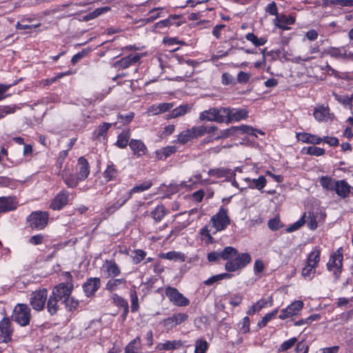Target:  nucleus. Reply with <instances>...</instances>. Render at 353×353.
<instances>
[{
  "label": "nucleus",
  "instance_id": "obj_1",
  "mask_svg": "<svg viewBox=\"0 0 353 353\" xmlns=\"http://www.w3.org/2000/svg\"><path fill=\"white\" fill-rule=\"evenodd\" d=\"M251 260V256L248 253H237L234 259L226 262L225 269L230 272L237 271L245 268Z\"/></svg>",
  "mask_w": 353,
  "mask_h": 353
},
{
  "label": "nucleus",
  "instance_id": "obj_2",
  "mask_svg": "<svg viewBox=\"0 0 353 353\" xmlns=\"http://www.w3.org/2000/svg\"><path fill=\"white\" fill-rule=\"evenodd\" d=\"M210 222L212 223V227L215 229V231L212 232L213 234L216 232L224 230L230 224V219L228 215V210L221 207L219 212L211 217Z\"/></svg>",
  "mask_w": 353,
  "mask_h": 353
},
{
  "label": "nucleus",
  "instance_id": "obj_3",
  "mask_svg": "<svg viewBox=\"0 0 353 353\" xmlns=\"http://www.w3.org/2000/svg\"><path fill=\"white\" fill-rule=\"evenodd\" d=\"M49 213L48 212L35 211L27 218V221L32 229L42 230L48 223Z\"/></svg>",
  "mask_w": 353,
  "mask_h": 353
},
{
  "label": "nucleus",
  "instance_id": "obj_4",
  "mask_svg": "<svg viewBox=\"0 0 353 353\" xmlns=\"http://www.w3.org/2000/svg\"><path fill=\"white\" fill-rule=\"evenodd\" d=\"M13 320L21 326L29 324L31 318V310L26 304H17L12 315Z\"/></svg>",
  "mask_w": 353,
  "mask_h": 353
},
{
  "label": "nucleus",
  "instance_id": "obj_5",
  "mask_svg": "<svg viewBox=\"0 0 353 353\" xmlns=\"http://www.w3.org/2000/svg\"><path fill=\"white\" fill-rule=\"evenodd\" d=\"M343 260L342 248H339L330 255L329 261L327 263V270L333 272L336 279H339L342 271Z\"/></svg>",
  "mask_w": 353,
  "mask_h": 353
},
{
  "label": "nucleus",
  "instance_id": "obj_6",
  "mask_svg": "<svg viewBox=\"0 0 353 353\" xmlns=\"http://www.w3.org/2000/svg\"><path fill=\"white\" fill-rule=\"evenodd\" d=\"M48 299V291L46 288L39 289L32 292L30 296V304L34 310H43Z\"/></svg>",
  "mask_w": 353,
  "mask_h": 353
},
{
  "label": "nucleus",
  "instance_id": "obj_7",
  "mask_svg": "<svg viewBox=\"0 0 353 353\" xmlns=\"http://www.w3.org/2000/svg\"><path fill=\"white\" fill-rule=\"evenodd\" d=\"M165 294L170 301L177 307H185L190 303V300L175 288L168 286L165 289Z\"/></svg>",
  "mask_w": 353,
  "mask_h": 353
},
{
  "label": "nucleus",
  "instance_id": "obj_8",
  "mask_svg": "<svg viewBox=\"0 0 353 353\" xmlns=\"http://www.w3.org/2000/svg\"><path fill=\"white\" fill-rule=\"evenodd\" d=\"M73 288L74 285L71 282L61 283L53 288L51 295L63 303L68 299Z\"/></svg>",
  "mask_w": 353,
  "mask_h": 353
},
{
  "label": "nucleus",
  "instance_id": "obj_9",
  "mask_svg": "<svg viewBox=\"0 0 353 353\" xmlns=\"http://www.w3.org/2000/svg\"><path fill=\"white\" fill-rule=\"evenodd\" d=\"M59 175L68 188H74L79 184L78 176H74L72 165L66 164L63 169L59 170Z\"/></svg>",
  "mask_w": 353,
  "mask_h": 353
},
{
  "label": "nucleus",
  "instance_id": "obj_10",
  "mask_svg": "<svg viewBox=\"0 0 353 353\" xmlns=\"http://www.w3.org/2000/svg\"><path fill=\"white\" fill-rule=\"evenodd\" d=\"M69 201V192L65 190H62L52 199L50 208L53 210H60L67 205Z\"/></svg>",
  "mask_w": 353,
  "mask_h": 353
},
{
  "label": "nucleus",
  "instance_id": "obj_11",
  "mask_svg": "<svg viewBox=\"0 0 353 353\" xmlns=\"http://www.w3.org/2000/svg\"><path fill=\"white\" fill-rule=\"evenodd\" d=\"M142 57L143 54L139 53L130 54L129 56L121 59L119 61H115L113 63L112 67L122 70L126 69L130 66L139 62Z\"/></svg>",
  "mask_w": 353,
  "mask_h": 353
},
{
  "label": "nucleus",
  "instance_id": "obj_12",
  "mask_svg": "<svg viewBox=\"0 0 353 353\" xmlns=\"http://www.w3.org/2000/svg\"><path fill=\"white\" fill-rule=\"evenodd\" d=\"M102 270L105 278H115L121 273L119 266L114 260H105L102 266Z\"/></svg>",
  "mask_w": 353,
  "mask_h": 353
},
{
  "label": "nucleus",
  "instance_id": "obj_13",
  "mask_svg": "<svg viewBox=\"0 0 353 353\" xmlns=\"http://www.w3.org/2000/svg\"><path fill=\"white\" fill-rule=\"evenodd\" d=\"M303 303L301 301H296L281 311L279 317L280 319H285L298 314L303 308Z\"/></svg>",
  "mask_w": 353,
  "mask_h": 353
},
{
  "label": "nucleus",
  "instance_id": "obj_14",
  "mask_svg": "<svg viewBox=\"0 0 353 353\" xmlns=\"http://www.w3.org/2000/svg\"><path fill=\"white\" fill-rule=\"evenodd\" d=\"M334 190L336 194L342 199H345L350 196L352 191H353V187H352L345 180H337Z\"/></svg>",
  "mask_w": 353,
  "mask_h": 353
},
{
  "label": "nucleus",
  "instance_id": "obj_15",
  "mask_svg": "<svg viewBox=\"0 0 353 353\" xmlns=\"http://www.w3.org/2000/svg\"><path fill=\"white\" fill-rule=\"evenodd\" d=\"M12 332L9 319H3L0 322V343H8L10 341Z\"/></svg>",
  "mask_w": 353,
  "mask_h": 353
},
{
  "label": "nucleus",
  "instance_id": "obj_16",
  "mask_svg": "<svg viewBox=\"0 0 353 353\" xmlns=\"http://www.w3.org/2000/svg\"><path fill=\"white\" fill-rule=\"evenodd\" d=\"M101 280L98 277H90L83 285V289L87 296H91L99 290Z\"/></svg>",
  "mask_w": 353,
  "mask_h": 353
},
{
  "label": "nucleus",
  "instance_id": "obj_17",
  "mask_svg": "<svg viewBox=\"0 0 353 353\" xmlns=\"http://www.w3.org/2000/svg\"><path fill=\"white\" fill-rule=\"evenodd\" d=\"M77 176H78L79 182L88 178L90 174V166L87 159L85 157H81L79 158L77 165Z\"/></svg>",
  "mask_w": 353,
  "mask_h": 353
},
{
  "label": "nucleus",
  "instance_id": "obj_18",
  "mask_svg": "<svg viewBox=\"0 0 353 353\" xmlns=\"http://www.w3.org/2000/svg\"><path fill=\"white\" fill-rule=\"evenodd\" d=\"M17 201L15 197H0V213L14 210L17 208Z\"/></svg>",
  "mask_w": 353,
  "mask_h": 353
},
{
  "label": "nucleus",
  "instance_id": "obj_19",
  "mask_svg": "<svg viewBox=\"0 0 353 353\" xmlns=\"http://www.w3.org/2000/svg\"><path fill=\"white\" fill-rule=\"evenodd\" d=\"M229 123L238 122L248 117V111L245 109L228 108Z\"/></svg>",
  "mask_w": 353,
  "mask_h": 353
},
{
  "label": "nucleus",
  "instance_id": "obj_20",
  "mask_svg": "<svg viewBox=\"0 0 353 353\" xmlns=\"http://www.w3.org/2000/svg\"><path fill=\"white\" fill-rule=\"evenodd\" d=\"M129 146L132 150L133 154L137 157L145 155L148 152L146 145L141 140L132 139L129 142Z\"/></svg>",
  "mask_w": 353,
  "mask_h": 353
},
{
  "label": "nucleus",
  "instance_id": "obj_21",
  "mask_svg": "<svg viewBox=\"0 0 353 353\" xmlns=\"http://www.w3.org/2000/svg\"><path fill=\"white\" fill-rule=\"evenodd\" d=\"M112 126L110 123H103L92 132V138L94 140L101 141L105 140L110 128Z\"/></svg>",
  "mask_w": 353,
  "mask_h": 353
},
{
  "label": "nucleus",
  "instance_id": "obj_22",
  "mask_svg": "<svg viewBox=\"0 0 353 353\" xmlns=\"http://www.w3.org/2000/svg\"><path fill=\"white\" fill-rule=\"evenodd\" d=\"M296 138L299 141H302L303 143H311L313 145L320 144L323 141L322 138L306 132L296 133Z\"/></svg>",
  "mask_w": 353,
  "mask_h": 353
},
{
  "label": "nucleus",
  "instance_id": "obj_23",
  "mask_svg": "<svg viewBox=\"0 0 353 353\" xmlns=\"http://www.w3.org/2000/svg\"><path fill=\"white\" fill-rule=\"evenodd\" d=\"M130 199L129 195H123V196L119 199L114 203L110 205L105 208V216H110L118 210L121 207H122L128 200Z\"/></svg>",
  "mask_w": 353,
  "mask_h": 353
},
{
  "label": "nucleus",
  "instance_id": "obj_24",
  "mask_svg": "<svg viewBox=\"0 0 353 353\" xmlns=\"http://www.w3.org/2000/svg\"><path fill=\"white\" fill-rule=\"evenodd\" d=\"M194 137L197 138L202 137L205 134L212 133L218 130L215 125H201L198 127H193L191 128Z\"/></svg>",
  "mask_w": 353,
  "mask_h": 353
},
{
  "label": "nucleus",
  "instance_id": "obj_25",
  "mask_svg": "<svg viewBox=\"0 0 353 353\" xmlns=\"http://www.w3.org/2000/svg\"><path fill=\"white\" fill-rule=\"evenodd\" d=\"M244 180L248 183V188L257 189L258 190H262L267 183V180L264 176H260L258 179H253L245 178Z\"/></svg>",
  "mask_w": 353,
  "mask_h": 353
},
{
  "label": "nucleus",
  "instance_id": "obj_26",
  "mask_svg": "<svg viewBox=\"0 0 353 353\" xmlns=\"http://www.w3.org/2000/svg\"><path fill=\"white\" fill-rule=\"evenodd\" d=\"M182 346V343L179 340L167 341L165 343H159L156 346L157 350H174Z\"/></svg>",
  "mask_w": 353,
  "mask_h": 353
},
{
  "label": "nucleus",
  "instance_id": "obj_27",
  "mask_svg": "<svg viewBox=\"0 0 353 353\" xmlns=\"http://www.w3.org/2000/svg\"><path fill=\"white\" fill-rule=\"evenodd\" d=\"M59 301L57 298L54 297L51 294L49 298L46 301V307L48 313L51 315H55L58 312L59 310L60 305H59Z\"/></svg>",
  "mask_w": 353,
  "mask_h": 353
},
{
  "label": "nucleus",
  "instance_id": "obj_28",
  "mask_svg": "<svg viewBox=\"0 0 353 353\" xmlns=\"http://www.w3.org/2000/svg\"><path fill=\"white\" fill-rule=\"evenodd\" d=\"M126 280L124 278H120V279H115L113 278L112 279H110L106 285H105V289L111 292L116 291L118 290L120 285H126Z\"/></svg>",
  "mask_w": 353,
  "mask_h": 353
},
{
  "label": "nucleus",
  "instance_id": "obj_29",
  "mask_svg": "<svg viewBox=\"0 0 353 353\" xmlns=\"http://www.w3.org/2000/svg\"><path fill=\"white\" fill-rule=\"evenodd\" d=\"M176 152V147L174 145H169L158 150L155 152L156 158L158 159H166L171 154Z\"/></svg>",
  "mask_w": 353,
  "mask_h": 353
},
{
  "label": "nucleus",
  "instance_id": "obj_30",
  "mask_svg": "<svg viewBox=\"0 0 353 353\" xmlns=\"http://www.w3.org/2000/svg\"><path fill=\"white\" fill-rule=\"evenodd\" d=\"M215 112V122L229 123L228 108H216Z\"/></svg>",
  "mask_w": 353,
  "mask_h": 353
},
{
  "label": "nucleus",
  "instance_id": "obj_31",
  "mask_svg": "<svg viewBox=\"0 0 353 353\" xmlns=\"http://www.w3.org/2000/svg\"><path fill=\"white\" fill-rule=\"evenodd\" d=\"M125 353H141V339L139 336L136 337L133 339L125 347Z\"/></svg>",
  "mask_w": 353,
  "mask_h": 353
},
{
  "label": "nucleus",
  "instance_id": "obj_32",
  "mask_svg": "<svg viewBox=\"0 0 353 353\" xmlns=\"http://www.w3.org/2000/svg\"><path fill=\"white\" fill-rule=\"evenodd\" d=\"M118 174L119 171L116 168V166L112 163H110L107 165L103 172V177L107 181H110L116 179Z\"/></svg>",
  "mask_w": 353,
  "mask_h": 353
},
{
  "label": "nucleus",
  "instance_id": "obj_33",
  "mask_svg": "<svg viewBox=\"0 0 353 353\" xmlns=\"http://www.w3.org/2000/svg\"><path fill=\"white\" fill-rule=\"evenodd\" d=\"M236 134H250V135H254L255 137H257L256 134V132H258L261 134H264L261 130L255 129L252 126L246 125H241L239 126H236Z\"/></svg>",
  "mask_w": 353,
  "mask_h": 353
},
{
  "label": "nucleus",
  "instance_id": "obj_34",
  "mask_svg": "<svg viewBox=\"0 0 353 353\" xmlns=\"http://www.w3.org/2000/svg\"><path fill=\"white\" fill-rule=\"evenodd\" d=\"M179 18V15H170L168 19L161 20L155 23V27L157 28H163L165 27L170 26L172 25H175L176 26H179L181 25L180 22L174 23V20Z\"/></svg>",
  "mask_w": 353,
  "mask_h": 353
},
{
  "label": "nucleus",
  "instance_id": "obj_35",
  "mask_svg": "<svg viewBox=\"0 0 353 353\" xmlns=\"http://www.w3.org/2000/svg\"><path fill=\"white\" fill-rule=\"evenodd\" d=\"M325 53L332 57L344 58L347 57L345 47L335 48L331 47L325 51Z\"/></svg>",
  "mask_w": 353,
  "mask_h": 353
},
{
  "label": "nucleus",
  "instance_id": "obj_36",
  "mask_svg": "<svg viewBox=\"0 0 353 353\" xmlns=\"http://www.w3.org/2000/svg\"><path fill=\"white\" fill-rule=\"evenodd\" d=\"M152 219L156 222H160L167 214V210L164 205H157L151 212Z\"/></svg>",
  "mask_w": 353,
  "mask_h": 353
},
{
  "label": "nucleus",
  "instance_id": "obj_37",
  "mask_svg": "<svg viewBox=\"0 0 353 353\" xmlns=\"http://www.w3.org/2000/svg\"><path fill=\"white\" fill-rule=\"evenodd\" d=\"M110 10V8L108 6L98 8L95 9L94 11L89 12L88 14L83 16V21H88L91 19H93L101 14L108 12Z\"/></svg>",
  "mask_w": 353,
  "mask_h": 353
},
{
  "label": "nucleus",
  "instance_id": "obj_38",
  "mask_svg": "<svg viewBox=\"0 0 353 353\" xmlns=\"http://www.w3.org/2000/svg\"><path fill=\"white\" fill-rule=\"evenodd\" d=\"M301 153L304 154L320 157L325 154V150L316 146H308L303 148L301 150Z\"/></svg>",
  "mask_w": 353,
  "mask_h": 353
},
{
  "label": "nucleus",
  "instance_id": "obj_39",
  "mask_svg": "<svg viewBox=\"0 0 353 353\" xmlns=\"http://www.w3.org/2000/svg\"><path fill=\"white\" fill-rule=\"evenodd\" d=\"M192 139H194V137L191 128H190L186 130L182 131L178 135V138L176 140L174 141V142L179 143L181 144H185Z\"/></svg>",
  "mask_w": 353,
  "mask_h": 353
},
{
  "label": "nucleus",
  "instance_id": "obj_40",
  "mask_svg": "<svg viewBox=\"0 0 353 353\" xmlns=\"http://www.w3.org/2000/svg\"><path fill=\"white\" fill-rule=\"evenodd\" d=\"M152 185V183L150 181H145L142 184L137 185L128 192L125 195H129L130 199L133 193H139L150 189Z\"/></svg>",
  "mask_w": 353,
  "mask_h": 353
},
{
  "label": "nucleus",
  "instance_id": "obj_41",
  "mask_svg": "<svg viewBox=\"0 0 353 353\" xmlns=\"http://www.w3.org/2000/svg\"><path fill=\"white\" fill-rule=\"evenodd\" d=\"M221 252V257L223 260H227L228 261L232 260L238 253L236 248L228 246L225 247Z\"/></svg>",
  "mask_w": 353,
  "mask_h": 353
},
{
  "label": "nucleus",
  "instance_id": "obj_42",
  "mask_svg": "<svg viewBox=\"0 0 353 353\" xmlns=\"http://www.w3.org/2000/svg\"><path fill=\"white\" fill-rule=\"evenodd\" d=\"M209 346L210 345L205 339H198L195 341L194 353H206Z\"/></svg>",
  "mask_w": 353,
  "mask_h": 353
},
{
  "label": "nucleus",
  "instance_id": "obj_43",
  "mask_svg": "<svg viewBox=\"0 0 353 353\" xmlns=\"http://www.w3.org/2000/svg\"><path fill=\"white\" fill-rule=\"evenodd\" d=\"M321 252L319 249H314L308 256L306 263L317 268L320 261Z\"/></svg>",
  "mask_w": 353,
  "mask_h": 353
},
{
  "label": "nucleus",
  "instance_id": "obj_44",
  "mask_svg": "<svg viewBox=\"0 0 353 353\" xmlns=\"http://www.w3.org/2000/svg\"><path fill=\"white\" fill-rule=\"evenodd\" d=\"M245 39L252 42L256 47L263 46L266 43L267 39L265 37L258 38L254 33L250 32L245 35Z\"/></svg>",
  "mask_w": 353,
  "mask_h": 353
},
{
  "label": "nucleus",
  "instance_id": "obj_45",
  "mask_svg": "<svg viewBox=\"0 0 353 353\" xmlns=\"http://www.w3.org/2000/svg\"><path fill=\"white\" fill-rule=\"evenodd\" d=\"M130 134L128 131H123L117 137L116 145L120 148H124L127 146Z\"/></svg>",
  "mask_w": 353,
  "mask_h": 353
},
{
  "label": "nucleus",
  "instance_id": "obj_46",
  "mask_svg": "<svg viewBox=\"0 0 353 353\" xmlns=\"http://www.w3.org/2000/svg\"><path fill=\"white\" fill-rule=\"evenodd\" d=\"M173 107L172 103H160L157 105H152L150 108V112L154 114H158L162 112H165Z\"/></svg>",
  "mask_w": 353,
  "mask_h": 353
},
{
  "label": "nucleus",
  "instance_id": "obj_47",
  "mask_svg": "<svg viewBox=\"0 0 353 353\" xmlns=\"http://www.w3.org/2000/svg\"><path fill=\"white\" fill-rule=\"evenodd\" d=\"M321 185L327 190H334L336 181L330 176H323L320 179Z\"/></svg>",
  "mask_w": 353,
  "mask_h": 353
},
{
  "label": "nucleus",
  "instance_id": "obj_48",
  "mask_svg": "<svg viewBox=\"0 0 353 353\" xmlns=\"http://www.w3.org/2000/svg\"><path fill=\"white\" fill-rule=\"evenodd\" d=\"M316 268L310 264L305 263V267L302 270L301 274L307 280H312L316 272Z\"/></svg>",
  "mask_w": 353,
  "mask_h": 353
},
{
  "label": "nucleus",
  "instance_id": "obj_49",
  "mask_svg": "<svg viewBox=\"0 0 353 353\" xmlns=\"http://www.w3.org/2000/svg\"><path fill=\"white\" fill-rule=\"evenodd\" d=\"M215 110L216 108H210L201 112L199 119L201 121H215Z\"/></svg>",
  "mask_w": 353,
  "mask_h": 353
},
{
  "label": "nucleus",
  "instance_id": "obj_50",
  "mask_svg": "<svg viewBox=\"0 0 353 353\" xmlns=\"http://www.w3.org/2000/svg\"><path fill=\"white\" fill-rule=\"evenodd\" d=\"M231 274L228 273H222L211 276L208 279L205 280L203 283L205 285H211L213 283L218 282L224 279L231 278Z\"/></svg>",
  "mask_w": 353,
  "mask_h": 353
},
{
  "label": "nucleus",
  "instance_id": "obj_51",
  "mask_svg": "<svg viewBox=\"0 0 353 353\" xmlns=\"http://www.w3.org/2000/svg\"><path fill=\"white\" fill-rule=\"evenodd\" d=\"M230 170L224 168H214L210 169L208 171V175L212 176H216L217 178H223L230 174Z\"/></svg>",
  "mask_w": 353,
  "mask_h": 353
},
{
  "label": "nucleus",
  "instance_id": "obj_52",
  "mask_svg": "<svg viewBox=\"0 0 353 353\" xmlns=\"http://www.w3.org/2000/svg\"><path fill=\"white\" fill-rule=\"evenodd\" d=\"M190 110V108L187 105H180L176 108H174L171 113V117L173 118H176L180 116H183L185 114Z\"/></svg>",
  "mask_w": 353,
  "mask_h": 353
},
{
  "label": "nucleus",
  "instance_id": "obj_53",
  "mask_svg": "<svg viewBox=\"0 0 353 353\" xmlns=\"http://www.w3.org/2000/svg\"><path fill=\"white\" fill-rule=\"evenodd\" d=\"M266 304L267 301L265 300L261 299L254 303L251 307H250L247 312V314L248 315H252L255 312L260 311L263 307L265 306Z\"/></svg>",
  "mask_w": 353,
  "mask_h": 353
},
{
  "label": "nucleus",
  "instance_id": "obj_54",
  "mask_svg": "<svg viewBox=\"0 0 353 353\" xmlns=\"http://www.w3.org/2000/svg\"><path fill=\"white\" fill-rule=\"evenodd\" d=\"M163 258L167 259L168 260H174V261H184L185 257L184 254L181 252H177L175 251L168 252L163 255Z\"/></svg>",
  "mask_w": 353,
  "mask_h": 353
},
{
  "label": "nucleus",
  "instance_id": "obj_55",
  "mask_svg": "<svg viewBox=\"0 0 353 353\" xmlns=\"http://www.w3.org/2000/svg\"><path fill=\"white\" fill-rule=\"evenodd\" d=\"M295 20V17L292 15L287 16L285 14H282L281 16H277L274 21L280 22L287 25H292L294 23Z\"/></svg>",
  "mask_w": 353,
  "mask_h": 353
},
{
  "label": "nucleus",
  "instance_id": "obj_56",
  "mask_svg": "<svg viewBox=\"0 0 353 353\" xmlns=\"http://www.w3.org/2000/svg\"><path fill=\"white\" fill-rule=\"evenodd\" d=\"M236 134V126H232L230 128L220 131L219 134L217 135L214 139L228 138L230 136Z\"/></svg>",
  "mask_w": 353,
  "mask_h": 353
},
{
  "label": "nucleus",
  "instance_id": "obj_57",
  "mask_svg": "<svg viewBox=\"0 0 353 353\" xmlns=\"http://www.w3.org/2000/svg\"><path fill=\"white\" fill-rule=\"evenodd\" d=\"M63 303H65L66 310L70 312L76 310L79 305V301L73 297H70V296L68 299L64 301Z\"/></svg>",
  "mask_w": 353,
  "mask_h": 353
},
{
  "label": "nucleus",
  "instance_id": "obj_58",
  "mask_svg": "<svg viewBox=\"0 0 353 353\" xmlns=\"http://www.w3.org/2000/svg\"><path fill=\"white\" fill-rule=\"evenodd\" d=\"M328 114V110L324 107L316 108L314 112V117L319 121H323L325 120L327 114Z\"/></svg>",
  "mask_w": 353,
  "mask_h": 353
},
{
  "label": "nucleus",
  "instance_id": "obj_59",
  "mask_svg": "<svg viewBox=\"0 0 353 353\" xmlns=\"http://www.w3.org/2000/svg\"><path fill=\"white\" fill-rule=\"evenodd\" d=\"M17 108V105L0 106V119L4 118L7 114L14 113Z\"/></svg>",
  "mask_w": 353,
  "mask_h": 353
},
{
  "label": "nucleus",
  "instance_id": "obj_60",
  "mask_svg": "<svg viewBox=\"0 0 353 353\" xmlns=\"http://www.w3.org/2000/svg\"><path fill=\"white\" fill-rule=\"evenodd\" d=\"M278 313V310L276 309L272 311L270 313L266 314L261 319V321L258 323V326L260 327H265L268 321H270L272 319H273Z\"/></svg>",
  "mask_w": 353,
  "mask_h": 353
},
{
  "label": "nucleus",
  "instance_id": "obj_61",
  "mask_svg": "<svg viewBox=\"0 0 353 353\" xmlns=\"http://www.w3.org/2000/svg\"><path fill=\"white\" fill-rule=\"evenodd\" d=\"M134 256H132L133 263L138 264L144 259L146 256V252L143 250L137 249L133 251Z\"/></svg>",
  "mask_w": 353,
  "mask_h": 353
},
{
  "label": "nucleus",
  "instance_id": "obj_62",
  "mask_svg": "<svg viewBox=\"0 0 353 353\" xmlns=\"http://www.w3.org/2000/svg\"><path fill=\"white\" fill-rule=\"evenodd\" d=\"M305 214H304L299 221H297L296 222H295L292 225H291L290 227H288L287 228L286 231L288 232H292L294 231L299 230L305 223Z\"/></svg>",
  "mask_w": 353,
  "mask_h": 353
},
{
  "label": "nucleus",
  "instance_id": "obj_63",
  "mask_svg": "<svg viewBox=\"0 0 353 353\" xmlns=\"http://www.w3.org/2000/svg\"><path fill=\"white\" fill-rule=\"evenodd\" d=\"M268 226L271 230L276 231L283 228V224L279 218H274L268 221Z\"/></svg>",
  "mask_w": 353,
  "mask_h": 353
},
{
  "label": "nucleus",
  "instance_id": "obj_64",
  "mask_svg": "<svg viewBox=\"0 0 353 353\" xmlns=\"http://www.w3.org/2000/svg\"><path fill=\"white\" fill-rule=\"evenodd\" d=\"M15 181L6 176H0V187H8L14 188Z\"/></svg>",
  "mask_w": 353,
  "mask_h": 353
}]
</instances>
